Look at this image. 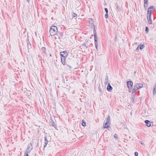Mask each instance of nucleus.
Here are the masks:
<instances>
[{
	"mask_svg": "<svg viewBox=\"0 0 156 156\" xmlns=\"http://www.w3.org/2000/svg\"><path fill=\"white\" fill-rule=\"evenodd\" d=\"M94 37L95 41H97V34L96 33V31L95 30H94Z\"/></svg>",
	"mask_w": 156,
	"mask_h": 156,
	"instance_id": "9d476101",
	"label": "nucleus"
},
{
	"mask_svg": "<svg viewBox=\"0 0 156 156\" xmlns=\"http://www.w3.org/2000/svg\"><path fill=\"white\" fill-rule=\"evenodd\" d=\"M65 59H64L63 60H62V58H61V61H62V64L64 65L65 64V63H66V62H65Z\"/></svg>",
	"mask_w": 156,
	"mask_h": 156,
	"instance_id": "a211bd4d",
	"label": "nucleus"
},
{
	"mask_svg": "<svg viewBox=\"0 0 156 156\" xmlns=\"http://www.w3.org/2000/svg\"><path fill=\"white\" fill-rule=\"evenodd\" d=\"M144 8H145V7L147 6V4L148 3V0H144Z\"/></svg>",
	"mask_w": 156,
	"mask_h": 156,
	"instance_id": "9b49d317",
	"label": "nucleus"
},
{
	"mask_svg": "<svg viewBox=\"0 0 156 156\" xmlns=\"http://www.w3.org/2000/svg\"><path fill=\"white\" fill-rule=\"evenodd\" d=\"M108 77L107 76L105 79V84H107L108 83Z\"/></svg>",
	"mask_w": 156,
	"mask_h": 156,
	"instance_id": "4468645a",
	"label": "nucleus"
},
{
	"mask_svg": "<svg viewBox=\"0 0 156 156\" xmlns=\"http://www.w3.org/2000/svg\"><path fill=\"white\" fill-rule=\"evenodd\" d=\"M145 30L147 32H148L149 31L148 28L147 27H146L145 28Z\"/></svg>",
	"mask_w": 156,
	"mask_h": 156,
	"instance_id": "5701e85b",
	"label": "nucleus"
},
{
	"mask_svg": "<svg viewBox=\"0 0 156 156\" xmlns=\"http://www.w3.org/2000/svg\"><path fill=\"white\" fill-rule=\"evenodd\" d=\"M136 43H134V44H136Z\"/></svg>",
	"mask_w": 156,
	"mask_h": 156,
	"instance_id": "473e14b6",
	"label": "nucleus"
},
{
	"mask_svg": "<svg viewBox=\"0 0 156 156\" xmlns=\"http://www.w3.org/2000/svg\"><path fill=\"white\" fill-rule=\"evenodd\" d=\"M60 54L63 57H65L67 55V53L66 51H63L61 52Z\"/></svg>",
	"mask_w": 156,
	"mask_h": 156,
	"instance_id": "6e6552de",
	"label": "nucleus"
},
{
	"mask_svg": "<svg viewBox=\"0 0 156 156\" xmlns=\"http://www.w3.org/2000/svg\"><path fill=\"white\" fill-rule=\"evenodd\" d=\"M147 19L148 23L150 24H151L152 23V21L151 18V16L147 15Z\"/></svg>",
	"mask_w": 156,
	"mask_h": 156,
	"instance_id": "423d86ee",
	"label": "nucleus"
},
{
	"mask_svg": "<svg viewBox=\"0 0 156 156\" xmlns=\"http://www.w3.org/2000/svg\"><path fill=\"white\" fill-rule=\"evenodd\" d=\"M131 89H129V92H131Z\"/></svg>",
	"mask_w": 156,
	"mask_h": 156,
	"instance_id": "c85d7f7f",
	"label": "nucleus"
},
{
	"mask_svg": "<svg viewBox=\"0 0 156 156\" xmlns=\"http://www.w3.org/2000/svg\"><path fill=\"white\" fill-rule=\"evenodd\" d=\"M140 143L141 144H142V145H143V143L142 142H141Z\"/></svg>",
	"mask_w": 156,
	"mask_h": 156,
	"instance_id": "c756f323",
	"label": "nucleus"
},
{
	"mask_svg": "<svg viewBox=\"0 0 156 156\" xmlns=\"http://www.w3.org/2000/svg\"><path fill=\"white\" fill-rule=\"evenodd\" d=\"M143 86V84L142 83H136L134 86V87L136 89V90H138L140 88L142 87Z\"/></svg>",
	"mask_w": 156,
	"mask_h": 156,
	"instance_id": "20e7f679",
	"label": "nucleus"
},
{
	"mask_svg": "<svg viewBox=\"0 0 156 156\" xmlns=\"http://www.w3.org/2000/svg\"><path fill=\"white\" fill-rule=\"evenodd\" d=\"M72 15L73 17H76L77 16V14L75 13H73V14H72Z\"/></svg>",
	"mask_w": 156,
	"mask_h": 156,
	"instance_id": "4be33fe9",
	"label": "nucleus"
},
{
	"mask_svg": "<svg viewBox=\"0 0 156 156\" xmlns=\"http://www.w3.org/2000/svg\"><path fill=\"white\" fill-rule=\"evenodd\" d=\"M110 116L108 115L106 120L104 121L103 124V128L104 129L110 127Z\"/></svg>",
	"mask_w": 156,
	"mask_h": 156,
	"instance_id": "f257e3e1",
	"label": "nucleus"
},
{
	"mask_svg": "<svg viewBox=\"0 0 156 156\" xmlns=\"http://www.w3.org/2000/svg\"><path fill=\"white\" fill-rule=\"evenodd\" d=\"M133 85V83L131 81H128L127 82V85L129 89H132Z\"/></svg>",
	"mask_w": 156,
	"mask_h": 156,
	"instance_id": "39448f33",
	"label": "nucleus"
},
{
	"mask_svg": "<svg viewBox=\"0 0 156 156\" xmlns=\"http://www.w3.org/2000/svg\"><path fill=\"white\" fill-rule=\"evenodd\" d=\"M44 139H45V145L44 146V148L46 147V146L48 143V140L47 139V137L46 136H45L44 137Z\"/></svg>",
	"mask_w": 156,
	"mask_h": 156,
	"instance_id": "f8f14e48",
	"label": "nucleus"
},
{
	"mask_svg": "<svg viewBox=\"0 0 156 156\" xmlns=\"http://www.w3.org/2000/svg\"><path fill=\"white\" fill-rule=\"evenodd\" d=\"M155 9V7L154 6H150L148 9L147 15L151 16L152 12H153L151 9Z\"/></svg>",
	"mask_w": 156,
	"mask_h": 156,
	"instance_id": "7ed1b4c3",
	"label": "nucleus"
},
{
	"mask_svg": "<svg viewBox=\"0 0 156 156\" xmlns=\"http://www.w3.org/2000/svg\"><path fill=\"white\" fill-rule=\"evenodd\" d=\"M27 37H28V40H29V39H28V36H27Z\"/></svg>",
	"mask_w": 156,
	"mask_h": 156,
	"instance_id": "2f4dec72",
	"label": "nucleus"
},
{
	"mask_svg": "<svg viewBox=\"0 0 156 156\" xmlns=\"http://www.w3.org/2000/svg\"><path fill=\"white\" fill-rule=\"evenodd\" d=\"M112 89V87L111 86L110 84L109 83L107 87V90L109 91H110Z\"/></svg>",
	"mask_w": 156,
	"mask_h": 156,
	"instance_id": "0eeeda50",
	"label": "nucleus"
},
{
	"mask_svg": "<svg viewBox=\"0 0 156 156\" xmlns=\"http://www.w3.org/2000/svg\"><path fill=\"white\" fill-rule=\"evenodd\" d=\"M57 28L55 26L51 27L50 29V33L51 36H53L57 34Z\"/></svg>",
	"mask_w": 156,
	"mask_h": 156,
	"instance_id": "f03ea898",
	"label": "nucleus"
},
{
	"mask_svg": "<svg viewBox=\"0 0 156 156\" xmlns=\"http://www.w3.org/2000/svg\"><path fill=\"white\" fill-rule=\"evenodd\" d=\"M134 154H135V156H138V152H135Z\"/></svg>",
	"mask_w": 156,
	"mask_h": 156,
	"instance_id": "393cba45",
	"label": "nucleus"
},
{
	"mask_svg": "<svg viewBox=\"0 0 156 156\" xmlns=\"http://www.w3.org/2000/svg\"><path fill=\"white\" fill-rule=\"evenodd\" d=\"M139 48H140V46H138L136 49V50H137L139 49Z\"/></svg>",
	"mask_w": 156,
	"mask_h": 156,
	"instance_id": "cd10ccee",
	"label": "nucleus"
},
{
	"mask_svg": "<svg viewBox=\"0 0 156 156\" xmlns=\"http://www.w3.org/2000/svg\"><path fill=\"white\" fill-rule=\"evenodd\" d=\"M105 11L106 13L108 14V9L107 8H105Z\"/></svg>",
	"mask_w": 156,
	"mask_h": 156,
	"instance_id": "a878e982",
	"label": "nucleus"
},
{
	"mask_svg": "<svg viewBox=\"0 0 156 156\" xmlns=\"http://www.w3.org/2000/svg\"><path fill=\"white\" fill-rule=\"evenodd\" d=\"M95 47L97 49H98V41H95Z\"/></svg>",
	"mask_w": 156,
	"mask_h": 156,
	"instance_id": "f3484780",
	"label": "nucleus"
},
{
	"mask_svg": "<svg viewBox=\"0 0 156 156\" xmlns=\"http://www.w3.org/2000/svg\"><path fill=\"white\" fill-rule=\"evenodd\" d=\"M86 123L85 122H84V121L82 122V125L83 126H86Z\"/></svg>",
	"mask_w": 156,
	"mask_h": 156,
	"instance_id": "aec40b11",
	"label": "nucleus"
},
{
	"mask_svg": "<svg viewBox=\"0 0 156 156\" xmlns=\"http://www.w3.org/2000/svg\"><path fill=\"white\" fill-rule=\"evenodd\" d=\"M156 93V83L154 85V87L153 94L155 95Z\"/></svg>",
	"mask_w": 156,
	"mask_h": 156,
	"instance_id": "ddd939ff",
	"label": "nucleus"
},
{
	"mask_svg": "<svg viewBox=\"0 0 156 156\" xmlns=\"http://www.w3.org/2000/svg\"><path fill=\"white\" fill-rule=\"evenodd\" d=\"M27 1L28 2H29V0H27Z\"/></svg>",
	"mask_w": 156,
	"mask_h": 156,
	"instance_id": "7c9ffc66",
	"label": "nucleus"
},
{
	"mask_svg": "<svg viewBox=\"0 0 156 156\" xmlns=\"http://www.w3.org/2000/svg\"><path fill=\"white\" fill-rule=\"evenodd\" d=\"M117 135L116 134H115L114 136L115 137V138H117Z\"/></svg>",
	"mask_w": 156,
	"mask_h": 156,
	"instance_id": "bb28decb",
	"label": "nucleus"
},
{
	"mask_svg": "<svg viewBox=\"0 0 156 156\" xmlns=\"http://www.w3.org/2000/svg\"><path fill=\"white\" fill-rule=\"evenodd\" d=\"M89 22L90 23L92 24V22H93V20L91 19L90 18L89 19Z\"/></svg>",
	"mask_w": 156,
	"mask_h": 156,
	"instance_id": "412c9836",
	"label": "nucleus"
},
{
	"mask_svg": "<svg viewBox=\"0 0 156 156\" xmlns=\"http://www.w3.org/2000/svg\"><path fill=\"white\" fill-rule=\"evenodd\" d=\"M145 122L146 124V126L148 127H150L151 126V123L148 120H146L145 121Z\"/></svg>",
	"mask_w": 156,
	"mask_h": 156,
	"instance_id": "1a4fd4ad",
	"label": "nucleus"
},
{
	"mask_svg": "<svg viewBox=\"0 0 156 156\" xmlns=\"http://www.w3.org/2000/svg\"><path fill=\"white\" fill-rule=\"evenodd\" d=\"M144 48V45L143 44L140 46V48L141 50L143 49Z\"/></svg>",
	"mask_w": 156,
	"mask_h": 156,
	"instance_id": "dca6fc26",
	"label": "nucleus"
},
{
	"mask_svg": "<svg viewBox=\"0 0 156 156\" xmlns=\"http://www.w3.org/2000/svg\"><path fill=\"white\" fill-rule=\"evenodd\" d=\"M105 18H106V19H107L108 18V13L107 14L106 13L105 15Z\"/></svg>",
	"mask_w": 156,
	"mask_h": 156,
	"instance_id": "b1692460",
	"label": "nucleus"
},
{
	"mask_svg": "<svg viewBox=\"0 0 156 156\" xmlns=\"http://www.w3.org/2000/svg\"><path fill=\"white\" fill-rule=\"evenodd\" d=\"M28 149H29V147H28V146L27 149V150L26 152V154H25L24 156H28Z\"/></svg>",
	"mask_w": 156,
	"mask_h": 156,
	"instance_id": "2eb2a0df",
	"label": "nucleus"
},
{
	"mask_svg": "<svg viewBox=\"0 0 156 156\" xmlns=\"http://www.w3.org/2000/svg\"><path fill=\"white\" fill-rule=\"evenodd\" d=\"M136 90V89L134 87V88L132 90V93H133L134 92H136V90Z\"/></svg>",
	"mask_w": 156,
	"mask_h": 156,
	"instance_id": "6ab92c4d",
	"label": "nucleus"
}]
</instances>
